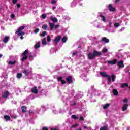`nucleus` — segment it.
<instances>
[{"label":"nucleus","mask_w":130,"mask_h":130,"mask_svg":"<svg viewBox=\"0 0 130 130\" xmlns=\"http://www.w3.org/2000/svg\"><path fill=\"white\" fill-rule=\"evenodd\" d=\"M28 54L30 58H31L32 57H33L32 53L30 52L29 53V51L28 50H26L22 54V58L21 59L22 61H24V60H26V59L28 58Z\"/></svg>","instance_id":"f257e3e1"},{"label":"nucleus","mask_w":130,"mask_h":130,"mask_svg":"<svg viewBox=\"0 0 130 130\" xmlns=\"http://www.w3.org/2000/svg\"><path fill=\"white\" fill-rule=\"evenodd\" d=\"M24 29L25 26H21L20 27H19L18 30L15 32L16 34H17L19 36H23V35H25V32L22 31Z\"/></svg>","instance_id":"f03ea898"},{"label":"nucleus","mask_w":130,"mask_h":130,"mask_svg":"<svg viewBox=\"0 0 130 130\" xmlns=\"http://www.w3.org/2000/svg\"><path fill=\"white\" fill-rule=\"evenodd\" d=\"M100 75H101V76H102V77H107L108 81L109 82H111V77L110 76L107 75V74H106V72H101L100 73Z\"/></svg>","instance_id":"7ed1b4c3"},{"label":"nucleus","mask_w":130,"mask_h":130,"mask_svg":"<svg viewBox=\"0 0 130 130\" xmlns=\"http://www.w3.org/2000/svg\"><path fill=\"white\" fill-rule=\"evenodd\" d=\"M100 18H101V20L104 22V23H105V22H106V17H105V15H104V14H100Z\"/></svg>","instance_id":"20e7f679"},{"label":"nucleus","mask_w":130,"mask_h":130,"mask_svg":"<svg viewBox=\"0 0 130 130\" xmlns=\"http://www.w3.org/2000/svg\"><path fill=\"white\" fill-rule=\"evenodd\" d=\"M95 57V55H94V54L91 53H88V58L89 59H94Z\"/></svg>","instance_id":"39448f33"},{"label":"nucleus","mask_w":130,"mask_h":130,"mask_svg":"<svg viewBox=\"0 0 130 130\" xmlns=\"http://www.w3.org/2000/svg\"><path fill=\"white\" fill-rule=\"evenodd\" d=\"M107 62L109 64H115L116 62H117V60H116V59H114L113 61L109 60Z\"/></svg>","instance_id":"423d86ee"},{"label":"nucleus","mask_w":130,"mask_h":130,"mask_svg":"<svg viewBox=\"0 0 130 130\" xmlns=\"http://www.w3.org/2000/svg\"><path fill=\"white\" fill-rule=\"evenodd\" d=\"M57 80L58 81H59V82H61L62 85H64V84H66L67 83L66 81L62 80V77H58Z\"/></svg>","instance_id":"0eeeda50"},{"label":"nucleus","mask_w":130,"mask_h":130,"mask_svg":"<svg viewBox=\"0 0 130 130\" xmlns=\"http://www.w3.org/2000/svg\"><path fill=\"white\" fill-rule=\"evenodd\" d=\"M11 120V117L9 115H5L4 116V120L5 121H9Z\"/></svg>","instance_id":"6e6552de"},{"label":"nucleus","mask_w":130,"mask_h":130,"mask_svg":"<svg viewBox=\"0 0 130 130\" xmlns=\"http://www.w3.org/2000/svg\"><path fill=\"white\" fill-rule=\"evenodd\" d=\"M17 62V61L16 60L13 59L12 60H10L8 62V64H10V66H14V64H15Z\"/></svg>","instance_id":"1a4fd4ad"},{"label":"nucleus","mask_w":130,"mask_h":130,"mask_svg":"<svg viewBox=\"0 0 130 130\" xmlns=\"http://www.w3.org/2000/svg\"><path fill=\"white\" fill-rule=\"evenodd\" d=\"M50 19L52 21V22H53V23H57V22H58L57 18L54 17L53 16H51Z\"/></svg>","instance_id":"9d476101"},{"label":"nucleus","mask_w":130,"mask_h":130,"mask_svg":"<svg viewBox=\"0 0 130 130\" xmlns=\"http://www.w3.org/2000/svg\"><path fill=\"white\" fill-rule=\"evenodd\" d=\"M80 77L81 79H84V81H85V82H88V78H87V76L86 75L82 74Z\"/></svg>","instance_id":"9b49d317"},{"label":"nucleus","mask_w":130,"mask_h":130,"mask_svg":"<svg viewBox=\"0 0 130 130\" xmlns=\"http://www.w3.org/2000/svg\"><path fill=\"white\" fill-rule=\"evenodd\" d=\"M127 107H128V104H124L122 107V111H125V110H127Z\"/></svg>","instance_id":"f8f14e48"},{"label":"nucleus","mask_w":130,"mask_h":130,"mask_svg":"<svg viewBox=\"0 0 130 130\" xmlns=\"http://www.w3.org/2000/svg\"><path fill=\"white\" fill-rule=\"evenodd\" d=\"M31 92L34 93V94H37V93H38L37 87L36 86H34V88L31 89Z\"/></svg>","instance_id":"ddd939ff"},{"label":"nucleus","mask_w":130,"mask_h":130,"mask_svg":"<svg viewBox=\"0 0 130 130\" xmlns=\"http://www.w3.org/2000/svg\"><path fill=\"white\" fill-rule=\"evenodd\" d=\"M102 41L105 42V43H109V39H107L106 37H103L102 39Z\"/></svg>","instance_id":"4468645a"},{"label":"nucleus","mask_w":130,"mask_h":130,"mask_svg":"<svg viewBox=\"0 0 130 130\" xmlns=\"http://www.w3.org/2000/svg\"><path fill=\"white\" fill-rule=\"evenodd\" d=\"M93 54L94 56L96 57V56H98V55H101V52H99L98 51L94 50L93 51Z\"/></svg>","instance_id":"2eb2a0df"},{"label":"nucleus","mask_w":130,"mask_h":130,"mask_svg":"<svg viewBox=\"0 0 130 130\" xmlns=\"http://www.w3.org/2000/svg\"><path fill=\"white\" fill-rule=\"evenodd\" d=\"M118 66L119 68H124V65L123 64V61H120L118 62Z\"/></svg>","instance_id":"dca6fc26"},{"label":"nucleus","mask_w":130,"mask_h":130,"mask_svg":"<svg viewBox=\"0 0 130 130\" xmlns=\"http://www.w3.org/2000/svg\"><path fill=\"white\" fill-rule=\"evenodd\" d=\"M109 10L111 12H114V11H115V8L112 7V5H111V4H110L109 5Z\"/></svg>","instance_id":"f3484780"},{"label":"nucleus","mask_w":130,"mask_h":130,"mask_svg":"<svg viewBox=\"0 0 130 130\" xmlns=\"http://www.w3.org/2000/svg\"><path fill=\"white\" fill-rule=\"evenodd\" d=\"M9 92L5 91L2 94V96L3 97V98H7V97L9 96Z\"/></svg>","instance_id":"a211bd4d"},{"label":"nucleus","mask_w":130,"mask_h":130,"mask_svg":"<svg viewBox=\"0 0 130 130\" xmlns=\"http://www.w3.org/2000/svg\"><path fill=\"white\" fill-rule=\"evenodd\" d=\"M22 112L24 113H26L27 112V107L25 106H23L21 107Z\"/></svg>","instance_id":"6ab92c4d"},{"label":"nucleus","mask_w":130,"mask_h":130,"mask_svg":"<svg viewBox=\"0 0 130 130\" xmlns=\"http://www.w3.org/2000/svg\"><path fill=\"white\" fill-rule=\"evenodd\" d=\"M67 81L68 82V83H72L73 82V79L72 77L69 76L68 77L67 79H66Z\"/></svg>","instance_id":"aec40b11"},{"label":"nucleus","mask_w":130,"mask_h":130,"mask_svg":"<svg viewBox=\"0 0 130 130\" xmlns=\"http://www.w3.org/2000/svg\"><path fill=\"white\" fill-rule=\"evenodd\" d=\"M61 38V37H60V36H58L54 41L55 43H58V42H59L60 41Z\"/></svg>","instance_id":"412c9836"},{"label":"nucleus","mask_w":130,"mask_h":130,"mask_svg":"<svg viewBox=\"0 0 130 130\" xmlns=\"http://www.w3.org/2000/svg\"><path fill=\"white\" fill-rule=\"evenodd\" d=\"M94 27H95V28H102V25L98 24V22H95L94 24Z\"/></svg>","instance_id":"4be33fe9"},{"label":"nucleus","mask_w":130,"mask_h":130,"mask_svg":"<svg viewBox=\"0 0 130 130\" xmlns=\"http://www.w3.org/2000/svg\"><path fill=\"white\" fill-rule=\"evenodd\" d=\"M49 25L50 26V30L52 31V30H53V28H54V23H49Z\"/></svg>","instance_id":"5701e85b"},{"label":"nucleus","mask_w":130,"mask_h":130,"mask_svg":"<svg viewBox=\"0 0 130 130\" xmlns=\"http://www.w3.org/2000/svg\"><path fill=\"white\" fill-rule=\"evenodd\" d=\"M35 49H37V48H39L40 47V42H38L37 44H36L34 46Z\"/></svg>","instance_id":"b1692460"},{"label":"nucleus","mask_w":130,"mask_h":130,"mask_svg":"<svg viewBox=\"0 0 130 130\" xmlns=\"http://www.w3.org/2000/svg\"><path fill=\"white\" fill-rule=\"evenodd\" d=\"M78 0H73L71 3V7H75L77 5Z\"/></svg>","instance_id":"393cba45"},{"label":"nucleus","mask_w":130,"mask_h":130,"mask_svg":"<svg viewBox=\"0 0 130 130\" xmlns=\"http://www.w3.org/2000/svg\"><path fill=\"white\" fill-rule=\"evenodd\" d=\"M9 38L8 36L5 37L3 40L4 43H7L9 41Z\"/></svg>","instance_id":"a878e982"},{"label":"nucleus","mask_w":130,"mask_h":130,"mask_svg":"<svg viewBox=\"0 0 130 130\" xmlns=\"http://www.w3.org/2000/svg\"><path fill=\"white\" fill-rule=\"evenodd\" d=\"M42 44L43 45H46L47 44L46 38H44V39H42Z\"/></svg>","instance_id":"bb28decb"},{"label":"nucleus","mask_w":130,"mask_h":130,"mask_svg":"<svg viewBox=\"0 0 130 130\" xmlns=\"http://www.w3.org/2000/svg\"><path fill=\"white\" fill-rule=\"evenodd\" d=\"M113 93L115 96H117V95H118V91H117V90L116 89H113Z\"/></svg>","instance_id":"cd10ccee"},{"label":"nucleus","mask_w":130,"mask_h":130,"mask_svg":"<svg viewBox=\"0 0 130 130\" xmlns=\"http://www.w3.org/2000/svg\"><path fill=\"white\" fill-rule=\"evenodd\" d=\"M46 34V31H44L42 32V34H40V36H41V37H44Z\"/></svg>","instance_id":"c85d7f7f"},{"label":"nucleus","mask_w":130,"mask_h":130,"mask_svg":"<svg viewBox=\"0 0 130 130\" xmlns=\"http://www.w3.org/2000/svg\"><path fill=\"white\" fill-rule=\"evenodd\" d=\"M124 87H128V84L127 83H122L121 85V88H124Z\"/></svg>","instance_id":"c756f323"},{"label":"nucleus","mask_w":130,"mask_h":130,"mask_svg":"<svg viewBox=\"0 0 130 130\" xmlns=\"http://www.w3.org/2000/svg\"><path fill=\"white\" fill-rule=\"evenodd\" d=\"M68 40V38L67 37H63V38L62 39V42L63 43H65V42H67V41Z\"/></svg>","instance_id":"7c9ffc66"},{"label":"nucleus","mask_w":130,"mask_h":130,"mask_svg":"<svg viewBox=\"0 0 130 130\" xmlns=\"http://www.w3.org/2000/svg\"><path fill=\"white\" fill-rule=\"evenodd\" d=\"M24 73L25 74V76H29V74H30V72H28V70H25L24 71Z\"/></svg>","instance_id":"2f4dec72"},{"label":"nucleus","mask_w":130,"mask_h":130,"mask_svg":"<svg viewBox=\"0 0 130 130\" xmlns=\"http://www.w3.org/2000/svg\"><path fill=\"white\" fill-rule=\"evenodd\" d=\"M47 25L46 24H44L42 25V28L43 29V30H46V29H47Z\"/></svg>","instance_id":"473e14b6"},{"label":"nucleus","mask_w":130,"mask_h":130,"mask_svg":"<svg viewBox=\"0 0 130 130\" xmlns=\"http://www.w3.org/2000/svg\"><path fill=\"white\" fill-rule=\"evenodd\" d=\"M110 106V105L109 104H106V105H105L104 106H103V108L104 109H107V108H108Z\"/></svg>","instance_id":"72a5a7b5"},{"label":"nucleus","mask_w":130,"mask_h":130,"mask_svg":"<svg viewBox=\"0 0 130 130\" xmlns=\"http://www.w3.org/2000/svg\"><path fill=\"white\" fill-rule=\"evenodd\" d=\"M22 73H18L17 75V79H21L22 78Z\"/></svg>","instance_id":"f704fd0d"},{"label":"nucleus","mask_w":130,"mask_h":130,"mask_svg":"<svg viewBox=\"0 0 130 130\" xmlns=\"http://www.w3.org/2000/svg\"><path fill=\"white\" fill-rule=\"evenodd\" d=\"M54 52H56V51L54 49H51L50 53L51 54H53Z\"/></svg>","instance_id":"c9c22d12"},{"label":"nucleus","mask_w":130,"mask_h":130,"mask_svg":"<svg viewBox=\"0 0 130 130\" xmlns=\"http://www.w3.org/2000/svg\"><path fill=\"white\" fill-rule=\"evenodd\" d=\"M120 25L119 23H115V24H114V27L115 28H118V27H119Z\"/></svg>","instance_id":"e433bc0d"},{"label":"nucleus","mask_w":130,"mask_h":130,"mask_svg":"<svg viewBox=\"0 0 130 130\" xmlns=\"http://www.w3.org/2000/svg\"><path fill=\"white\" fill-rule=\"evenodd\" d=\"M109 28H111V26H112V21L111 20H110L108 21V24Z\"/></svg>","instance_id":"4c0bfd02"},{"label":"nucleus","mask_w":130,"mask_h":130,"mask_svg":"<svg viewBox=\"0 0 130 130\" xmlns=\"http://www.w3.org/2000/svg\"><path fill=\"white\" fill-rule=\"evenodd\" d=\"M111 78H112V82H114V81H115V75H112L111 76Z\"/></svg>","instance_id":"58836bf2"},{"label":"nucleus","mask_w":130,"mask_h":130,"mask_svg":"<svg viewBox=\"0 0 130 130\" xmlns=\"http://www.w3.org/2000/svg\"><path fill=\"white\" fill-rule=\"evenodd\" d=\"M100 130H107V126L102 127L100 128Z\"/></svg>","instance_id":"ea45409f"},{"label":"nucleus","mask_w":130,"mask_h":130,"mask_svg":"<svg viewBox=\"0 0 130 130\" xmlns=\"http://www.w3.org/2000/svg\"><path fill=\"white\" fill-rule=\"evenodd\" d=\"M47 40L48 42H50V41H51V39L50 38V37L49 36H47Z\"/></svg>","instance_id":"a19ab883"},{"label":"nucleus","mask_w":130,"mask_h":130,"mask_svg":"<svg viewBox=\"0 0 130 130\" xmlns=\"http://www.w3.org/2000/svg\"><path fill=\"white\" fill-rule=\"evenodd\" d=\"M94 94L95 96H99L100 94H99V92L98 91H94Z\"/></svg>","instance_id":"79ce46f5"},{"label":"nucleus","mask_w":130,"mask_h":130,"mask_svg":"<svg viewBox=\"0 0 130 130\" xmlns=\"http://www.w3.org/2000/svg\"><path fill=\"white\" fill-rule=\"evenodd\" d=\"M72 118H73V119H78V117H77V116L73 115L72 116Z\"/></svg>","instance_id":"37998d69"},{"label":"nucleus","mask_w":130,"mask_h":130,"mask_svg":"<svg viewBox=\"0 0 130 130\" xmlns=\"http://www.w3.org/2000/svg\"><path fill=\"white\" fill-rule=\"evenodd\" d=\"M46 18V14H43L42 15V19H45Z\"/></svg>","instance_id":"c03bdc74"},{"label":"nucleus","mask_w":130,"mask_h":130,"mask_svg":"<svg viewBox=\"0 0 130 130\" xmlns=\"http://www.w3.org/2000/svg\"><path fill=\"white\" fill-rule=\"evenodd\" d=\"M40 30L39 28H36L35 30L34 31V33H38L39 32Z\"/></svg>","instance_id":"a18cd8bd"},{"label":"nucleus","mask_w":130,"mask_h":130,"mask_svg":"<svg viewBox=\"0 0 130 130\" xmlns=\"http://www.w3.org/2000/svg\"><path fill=\"white\" fill-rule=\"evenodd\" d=\"M124 103L126 104L127 103V102H128V100L127 99H125L123 100Z\"/></svg>","instance_id":"49530a36"},{"label":"nucleus","mask_w":130,"mask_h":130,"mask_svg":"<svg viewBox=\"0 0 130 130\" xmlns=\"http://www.w3.org/2000/svg\"><path fill=\"white\" fill-rule=\"evenodd\" d=\"M107 50H108L107 48H105L103 50V52H104V53H105L107 52Z\"/></svg>","instance_id":"de8ad7c7"},{"label":"nucleus","mask_w":130,"mask_h":130,"mask_svg":"<svg viewBox=\"0 0 130 130\" xmlns=\"http://www.w3.org/2000/svg\"><path fill=\"white\" fill-rule=\"evenodd\" d=\"M18 0H12L13 4H17Z\"/></svg>","instance_id":"09e8293b"},{"label":"nucleus","mask_w":130,"mask_h":130,"mask_svg":"<svg viewBox=\"0 0 130 130\" xmlns=\"http://www.w3.org/2000/svg\"><path fill=\"white\" fill-rule=\"evenodd\" d=\"M15 17V15H14V14H11V19H14Z\"/></svg>","instance_id":"8fccbe9b"},{"label":"nucleus","mask_w":130,"mask_h":130,"mask_svg":"<svg viewBox=\"0 0 130 130\" xmlns=\"http://www.w3.org/2000/svg\"><path fill=\"white\" fill-rule=\"evenodd\" d=\"M77 54H78V52L76 51L72 53V55H77Z\"/></svg>","instance_id":"3c124183"},{"label":"nucleus","mask_w":130,"mask_h":130,"mask_svg":"<svg viewBox=\"0 0 130 130\" xmlns=\"http://www.w3.org/2000/svg\"><path fill=\"white\" fill-rule=\"evenodd\" d=\"M58 28H59V25H56L55 26V30H56V29H58Z\"/></svg>","instance_id":"603ef678"},{"label":"nucleus","mask_w":130,"mask_h":130,"mask_svg":"<svg viewBox=\"0 0 130 130\" xmlns=\"http://www.w3.org/2000/svg\"><path fill=\"white\" fill-rule=\"evenodd\" d=\"M109 33H114L115 32V30H109Z\"/></svg>","instance_id":"864d4df0"},{"label":"nucleus","mask_w":130,"mask_h":130,"mask_svg":"<svg viewBox=\"0 0 130 130\" xmlns=\"http://www.w3.org/2000/svg\"><path fill=\"white\" fill-rule=\"evenodd\" d=\"M51 4H56V1H55V0H52L51 2Z\"/></svg>","instance_id":"5fc2aeb1"},{"label":"nucleus","mask_w":130,"mask_h":130,"mask_svg":"<svg viewBox=\"0 0 130 130\" xmlns=\"http://www.w3.org/2000/svg\"><path fill=\"white\" fill-rule=\"evenodd\" d=\"M76 126H78V124H76L75 125H73L72 127H76Z\"/></svg>","instance_id":"6e6d98bb"},{"label":"nucleus","mask_w":130,"mask_h":130,"mask_svg":"<svg viewBox=\"0 0 130 130\" xmlns=\"http://www.w3.org/2000/svg\"><path fill=\"white\" fill-rule=\"evenodd\" d=\"M80 120L84 121V118L83 117H80L79 118Z\"/></svg>","instance_id":"4d7b16f0"},{"label":"nucleus","mask_w":130,"mask_h":130,"mask_svg":"<svg viewBox=\"0 0 130 130\" xmlns=\"http://www.w3.org/2000/svg\"><path fill=\"white\" fill-rule=\"evenodd\" d=\"M89 38L90 40H92V39H95V38L93 37H89Z\"/></svg>","instance_id":"13d9d810"},{"label":"nucleus","mask_w":130,"mask_h":130,"mask_svg":"<svg viewBox=\"0 0 130 130\" xmlns=\"http://www.w3.org/2000/svg\"><path fill=\"white\" fill-rule=\"evenodd\" d=\"M53 111L54 112V113L55 114H57V111H56V110H53Z\"/></svg>","instance_id":"bf43d9fd"},{"label":"nucleus","mask_w":130,"mask_h":130,"mask_svg":"<svg viewBox=\"0 0 130 130\" xmlns=\"http://www.w3.org/2000/svg\"><path fill=\"white\" fill-rule=\"evenodd\" d=\"M29 113L30 114H33V111H32V110H29Z\"/></svg>","instance_id":"052dcab7"},{"label":"nucleus","mask_w":130,"mask_h":130,"mask_svg":"<svg viewBox=\"0 0 130 130\" xmlns=\"http://www.w3.org/2000/svg\"><path fill=\"white\" fill-rule=\"evenodd\" d=\"M43 130H48V129L47 128V127H43Z\"/></svg>","instance_id":"680f3d73"},{"label":"nucleus","mask_w":130,"mask_h":130,"mask_svg":"<svg viewBox=\"0 0 130 130\" xmlns=\"http://www.w3.org/2000/svg\"><path fill=\"white\" fill-rule=\"evenodd\" d=\"M17 8H20V7H21V5H20V4H18L17 5Z\"/></svg>","instance_id":"e2e57ef3"},{"label":"nucleus","mask_w":130,"mask_h":130,"mask_svg":"<svg viewBox=\"0 0 130 130\" xmlns=\"http://www.w3.org/2000/svg\"><path fill=\"white\" fill-rule=\"evenodd\" d=\"M55 9H56V7L54 6L52 7V10H55Z\"/></svg>","instance_id":"0e129e2a"},{"label":"nucleus","mask_w":130,"mask_h":130,"mask_svg":"<svg viewBox=\"0 0 130 130\" xmlns=\"http://www.w3.org/2000/svg\"><path fill=\"white\" fill-rule=\"evenodd\" d=\"M120 0H116L115 1V4H117V3H118V2H119Z\"/></svg>","instance_id":"69168bd1"},{"label":"nucleus","mask_w":130,"mask_h":130,"mask_svg":"<svg viewBox=\"0 0 130 130\" xmlns=\"http://www.w3.org/2000/svg\"><path fill=\"white\" fill-rule=\"evenodd\" d=\"M20 39H21V40L24 39V37L23 36L20 37Z\"/></svg>","instance_id":"338daca9"},{"label":"nucleus","mask_w":130,"mask_h":130,"mask_svg":"<svg viewBox=\"0 0 130 130\" xmlns=\"http://www.w3.org/2000/svg\"><path fill=\"white\" fill-rule=\"evenodd\" d=\"M84 128H85L86 129H87V128H88V127L85 126L84 127Z\"/></svg>","instance_id":"774afa93"}]
</instances>
